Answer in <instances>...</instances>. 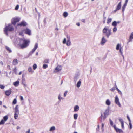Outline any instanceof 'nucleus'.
<instances>
[{"instance_id":"nucleus-1","label":"nucleus","mask_w":133,"mask_h":133,"mask_svg":"<svg viewBox=\"0 0 133 133\" xmlns=\"http://www.w3.org/2000/svg\"><path fill=\"white\" fill-rule=\"evenodd\" d=\"M30 42L29 40H25L24 38L20 39L19 45L21 48L23 49L26 48L29 45Z\"/></svg>"},{"instance_id":"nucleus-2","label":"nucleus","mask_w":133,"mask_h":133,"mask_svg":"<svg viewBox=\"0 0 133 133\" xmlns=\"http://www.w3.org/2000/svg\"><path fill=\"white\" fill-rule=\"evenodd\" d=\"M102 32L104 34H105L107 38H109V36L111 35L112 32L111 29H109L108 27L105 26L103 29Z\"/></svg>"},{"instance_id":"nucleus-3","label":"nucleus","mask_w":133,"mask_h":133,"mask_svg":"<svg viewBox=\"0 0 133 133\" xmlns=\"http://www.w3.org/2000/svg\"><path fill=\"white\" fill-rule=\"evenodd\" d=\"M14 29L11 24H9L8 25L6 26L4 28V30L5 33L8 35V31H12L14 30Z\"/></svg>"},{"instance_id":"nucleus-4","label":"nucleus","mask_w":133,"mask_h":133,"mask_svg":"<svg viewBox=\"0 0 133 133\" xmlns=\"http://www.w3.org/2000/svg\"><path fill=\"white\" fill-rule=\"evenodd\" d=\"M20 19L18 17H15L13 18L12 20V24L14 25H15L16 23L19 21Z\"/></svg>"},{"instance_id":"nucleus-5","label":"nucleus","mask_w":133,"mask_h":133,"mask_svg":"<svg viewBox=\"0 0 133 133\" xmlns=\"http://www.w3.org/2000/svg\"><path fill=\"white\" fill-rule=\"evenodd\" d=\"M109 108L108 107V108L105 110L104 113V116L103 117V120H105L109 115Z\"/></svg>"},{"instance_id":"nucleus-6","label":"nucleus","mask_w":133,"mask_h":133,"mask_svg":"<svg viewBox=\"0 0 133 133\" xmlns=\"http://www.w3.org/2000/svg\"><path fill=\"white\" fill-rule=\"evenodd\" d=\"M115 103L119 107H121V105L117 96H116L115 98Z\"/></svg>"},{"instance_id":"nucleus-7","label":"nucleus","mask_w":133,"mask_h":133,"mask_svg":"<svg viewBox=\"0 0 133 133\" xmlns=\"http://www.w3.org/2000/svg\"><path fill=\"white\" fill-rule=\"evenodd\" d=\"M38 44L37 43H36L35 44L34 48L33 49L32 51H30V54L31 55L35 52V51L38 48Z\"/></svg>"},{"instance_id":"nucleus-8","label":"nucleus","mask_w":133,"mask_h":133,"mask_svg":"<svg viewBox=\"0 0 133 133\" xmlns=\"http://www.w3.org/2000/svg\"><path fill=\"white\" fill-rule=\"evenodd\" d=\"M27 23L24 21H23L21 22L20 23L18 24L17 25L20 26H25L26 25Z\"/></svg>"},{"instance_id":"nucleus-9","label":"nucleus","mask_w":133,"mask_h":133,"mask_svg":"<svg viewBox=\"0 0 133 133\" xmlns=\"http://www.w3.org/2000/svg\"><path fill=\"white\" fill-rule=\"evenodd\" d=\"M23 31L25 34H27L29 35H31V30L29 29L28 28L24 29L23 30Z\"/></svg>"},{"instance_id":"nucleus-10","label":"nucleus","mask_w":133,"mask_h":133,"mask_svg":"<svg viewBox=\"0 0 133 133\" xmlns=\"http://www.w3.org/2000/svg\"><path fill=\"white\" fill-rule=\"evenodd\" d=\"M107 41L104 37L103 36L100 42V44L101 45H103Z\"/></svg>"},{"instance_id":"nucleus-11","label":"nucleus","mask_w":133,"mask_h":133,"mask_svg":"<svg viewBox=\"0 0 133 133\" xmlns=\"http://www.w3.org/2000/svg\"><path fill=\"white\" fill-rule=\"evenodd\" d=\"M62 69V66L59 65H58L55 69L54 72H56L60 71Z\"/></svg>"},{"instance_id":"nucleus-12","label":"nucleus","mask_w":133,"mask_h":133,"mask_svg":"<svg viewBox=\"0 0 133 133\" xmlns=\"http://www.w3.org/2000/svg\"><path fill=\"white\" fill-rule=\"evenodd\" d=\"M74 112H77L79 109V107L78 105H76L74 107Z\"/></svg>"},{"instance_id":"nucleus-13","label":"nucleus","mask_w":133,"mask_h":133,"mask_svg":"<svg viewBox=\"0 0 133 133\" xmlns=\"http://www.w3.org/2000/svg\"><path fill=\"white\" fill-rule=\"evenodd\" d=\"M22 84L24 85V87H25L26 86V84L25 79V78H22Z\"/></svg>"},{"instance_id":"nucleus-14","label":"nucleus","mask_w":133,"mask_h":133,"mask_svg":"<svg viewBox=\"0 0 133 133\" xmlns=\"http://www.w3.org/2000/svg\"><path fill=\"white\" fill-rule=\"evenodd\" d=\"M119 120L121 123V127L123 129H124V123H123V121L122 119L121 118H120L119 119Z\"/></svg>"},{"instance_id":"nucleus-15","label":"nucleus","mask_w":133,"mask_h":133,"mask_svg":"<svg viewBox=\"0 0 133 133\" xmlns=\"http://www.w3.org/2000/svg\"><path fill=\"white\" fill-rule=\"evenodd\" d=\"M121 1L117 6V8H116L117 9V10H118L120 9L121 7Z\"/></svg>"},{"instance_id":"nucleus-16","label":"nucleus","mask_w":133,"mask_h":133,"mask_svg":"<svg viewBox=\"0 0 133 133\" xmlns=\"http://www.w3.org/2000/svg\"><path fill=\"white\" fill-rule=\"evenodd\" d=\"M19 110H18V105H16L15 110V113H19Z\"/></svg>"},{"instance_id":"nucleus-17","label":"nucleus","mask_w":133,"mask_h":133,"mask_svg":"<svg viewBox=\"0 0 133 133\" xmlns=\"http://www.w3.org/2000/svg\"><path fill=\"white\" fill-rule=\"evenodd\" d=\"M11 91L10 90H7L5 91V93L6 95L7 96L11 94Z\"/></svg>"},{"instance_id":"nucleus-18","label":"nucleus","mask_w":133,"mask_h":133,"mask_svg":"<svg viewBox=\"0 0 133 133\" xmlns=\"http://www.w3.org/2000/svg\"><path fill=\"white\" fill-rule=\"evenodd\" d=\"M19 82L17 81L13 83V85L15 86H18L19 85Z\"/></svg>"},{"instance_id":"nucleus-19","label":"nucleus","mask_w":133,"mask_h":133,"mask_svg":"<svg viewBox=\"0 0 133 133\" xmlns=\"http://www.w3.org/2000/svg\"><path fill=\"white\" fill-rule=\"evenodd\" d=\"M12 63L13 65H16L18 63L17 60V59H14L12 62Z\"/></svg>"},{"instance_id":"nucleus-20","label":"nucleus","mask_w":133,"mask_h":133,"mask_svg":"<svg viewBox=\"0 0 133 133\" xmlns=\"http://www.w3.org/2000/svg\"><path fill=\"white\" fill-rule=\"evenodd\" d=\"M133 39V32L131 33V35L129 37V41L128 42H130L132 41V40Z\"/></svg>"},{"instance_id":"nucleus-21","label":"nucleus","mask_w":133,"mask_h":133,"mask_svg":"<svg viewBox=\"0 0 133 133\" xmlns=\"http://www.w3.org/2000/svg\"><path fill=\"white\" fill-rule=\"evenodd\" d=\"M111 103L109 99H107L106 100V104L107 105L109 106L110 105Z\"/></svg>"},{"instance_id":"nucleus-22","label":"nucleus","mask_w":133,"mask_h":133,"mask_svg":"<svg viewBox=\"0 0 133 133\" xmlns=\"http://www.w3.org/2000/svg\"><path fill=\"white\" fill-rule=\"evenodd\" d=\"M116 131L117 132H118L119 133H122L123 132V131L121 129L118 128L116 129Z\"/></svg>"},{"instance_id":"nucleus-23","label":"nucleus","mask_w":133,"mask_h":133,"mask_svg":"<svg viewBox=\"0 0 133 133\" xmlns=\"http://www.w3.org/2000/svg\"><path fill=\"white\" fill-rule=\"evenodd\" d=\"M127 4H124L123 5V6L122 8V11L123 13L124 12V11L125 10V8H126V6L127 5Z\"/></svg>"},{"instance_id":"nucleus-24","label":"nucleus","mask_w":133,"mask_h":133,"mask_svg":"<svg viewBox=\"0 0 133 133\" xmlns=\"http://www.w3.org/2000/svg\"><path fill=\"white\" fill-rule=\"evenodd\" d=\"M19 113H14V117L15 119H17L18 117V114Z\"/></svg>"},{"instance_id":"nucleus-25","label":"nucleus","mask_w":133,"mask_h":133,"mask_svg":"<svg viewBox=\"0 0 133 133\" xmlns=\"http://www.w3.org/2000/svg\"><path fill=\"white\" fill-rule=\"evenodd\" d=\"M55 126H53L51 127L49 131H52L55 130Z\"/></svg>"},{"instance_id":"nucleus-26","label":"nucleus","mask_w":133,"mask_h":133,"mask_svg":"<svg viewBox=\"0 0 133 133\" xmlns=\"http://www.w3.org/2000/svg\"><path fill=\"white\" fill-rule=\"evenodd\" d=\"M121 47V45L119 44H118L117 45L116 49L117 50H118L120 49Z\"/></svg>"},{"instance_id":"nucleus-27","label":"nucleus","mask_w":133,"mask_h":133,"mask_svg":"<svg viewBox=\"0 0 133 133\" xmlns=\"http://www.w3.org/2000/svg\"><path fill=\"white\" fill-rule=\"evenodd\" d=\"M71 44V42L70 40H67L66 42V45L68 46H70Z\"/></svg>"},{"instance_id":"nucleus-28","label":"nucleus","mask_w":133,"mask_h":133,"mask_svg":"<svg viewBox=\"0 0 133 133\" xmlns=\"http://www.w3.org/2000/svg\"><path fill=\"white\" fill-rule=\"evenodd\" d=\"M28 70L29 72H32V73L33 71H32V68L31 66H29L28 68Z\"/></svg>"},{"instance_id":"nucleus-29","label":"nucleus","mask_w":133,"mask_h":133,"mask_svg":"<svg viewBox=\"0 0 133 133\" xmlns=\"http://www.w3.org/2000/svg\"><path fill=\"white\" fill-rule=\"evenodd\" d=\"M78 116V115L77 114H75L74 115V118L75 120H76L77 119V117Z\"/></svg>"},{"instance_id":"nucleus-30","label":"nucleus","mask_w":133,"mask_h":133,"mask_svg":"<svg viewBox=\"0 0 133 133\" xmlns=\"http://www.w3.org/2000/svg\"><path fill=\"white\" fill-rule=\"evenodd\" d=\"M81 82L80 80L77 82V87L78 88H79L80 87L81 84Z\"/></svg>"},{"instance_id":"nucleus-31","label":"nucleus","mask_w":133,"mask_h":133,"mask_svg":"<svg viewBox=\"0 0 133 133\" xmlns=\"http://www.w3.org/2000/svg\"><path fill=\"white\" fill-rule=\"evenodd\" d=\"M117 25V22L116 21H114L112 23V25L114 26H116Z\"/></svg>"},{"instance_id":"nucleus-32","label":"nucleus","mask_w":133,"mask_h":133,"mask_svg":"<svg viewBox=\"0 0 133 133\" xmlns=\"http://www.w3.org/2000/svg\"><path fill=\"white\" fill-rule=\"evenodd\" d=\"M5 48L10 53H11L12 52V51L10 48L7 46H6Z\"/></svg>"},{"instance_id":"nucleus-33","label":"nucleus","mask_w":133,"mask_h":133,"mask_svg":"<svg viewBox=\"0 0 133 133\" xmlns=\"http://www.w3.org/2000/svg\"><path fill=\"white\" fill-rule=\"evenodd\" d=\"M112 21V18H108L107 19V23L109 24Z\"/></svg>"},{"instance_id":"nucleus-34","label":"nucleus","mask_w":133,"mask_h":133,"mask_svg":"<svg viewBox=\"0 0 133 133\" xmlns=\"http://www.w3.org/2000/svg\"><path fill=\"white\" fill-rule=\"evenodd\" d=\"M48 67V65L45 64H44L43 66V68L44 69H45Z\"/></svg>"},{"instance_id":"nucleus-35","label":"nucleus","mask_w":133,"mask_h":133,"mask_svg":"<svg viewBox=\"0 0 133 133\" xmlns=\"http://www.w3.org/2000/svg\"><path fill=\"white\" fill-rule=\"evenodd\" d=\"M117 30V29L116 26H114L113 29V32H115Z\"/></svg>"},{"instance_id":"nucleus-36","label":"nucleus","mask_w":133,"mask_h":133,"mask_svg":"<svg viewBox=\"0 0 133 133\" xmlns=\"http://www.w3.org/2000/svg\"><path fill=\"white\" fill-rule=\"evenodd\" d=\"M63 15L64 17H66L68 16V13L66 12H65L63 13Z\"/></svg>"},{"instance_id":"nucleus-37","label":"nucleus","mask_w":133,"mask_h":133,"mask_svg":"<svg viewBox=\"0 0 133 133\" xmlns=\"http://www.w3.org/2000/svg\"><path fill=\"white\" fill-rule=\"evenodd\" d=\"M8 119V117L7 116H4L3 117V119L4 120V121H6Z\"/></svg>"},{"instance_id":"nucleus-38","label":"nucleus","mask_w":133,"mask_h":133,"mask_svg":"<svg viewBox=\"0 0 133 133\" xmlns=\"http://www.w3.org/2000/svg\"><path fill=\"white\" fill-rule=\"evenodd\" d=\"M58 98L60 101H61V99H63L62 97H61V95L60 94H59L58 95Z\"/></svg>"},{"instance_id":"nucleus-39","label":"nucleus","mask_w":133,"mask_h":133,"mask_svg":"<svg viewBox=\"0 0 133 133\" xmlns=\"http://www.w3.org/2000/svg\"><path fill=\"white\" fill-rule=\"evenodd\" d=\"M43 62L45 63H49V59H45Z\"/></svg>"},{"instance_id":"nucleus-40","label":"nucleus","mask_w":133,"mask_h":133,"mask_svg":"<svg viewBox=\"0 0 133 133\" xmlns=\"http://www.w3.org/2000/svg\"><path fill=\"white\" fill-rule=\"evenodd\" d=\"M5 121L3 119L0 122V125L4 124Z\"/></svg>"},{"instance_id":"nucleus-41","label":"nucleus","mask_w":133,"mask_h":133,"mask_svg":"<svg viewBox=\"0 0 133 133\" xmlns=\"http://www.w3.org/2000/svg\"><path fill=\"white\" fill-rule=\"evenodd\" d=\"M37 68V65L36 64H34L33 65V68L34 70H35Z\"/></svg>"},{"instance_id":"nucleus-42","label":"nucleus","mask_w":133,"mask_h":133,"mask_svg":"<svg viewBox=\"0 0 133 133\" xmlns=\"http://www.w3.org/2000/svg\"><path fill=\"white\" fill-rule=\"evenodd\" d=\"M17 102V100L15 98L14 99L12 103L13 104H16Z\"/></svg>"},{"instance_id":"nucleus-43","label":"nucleus","mask_w":133,"mask_h":133,"mask_svg":"<svg viewBox=\"0 0 133 133\" xmlns=\"http://www.w3.org/2000/svg\"><path fill=\"white\" fill-rule=\"evenodd\" d=\"M117 91H118V92L121 95H122V93L121 92L120 90L118 89V88H117V89H116Z\"/></svg>"},{"instance_id":"nucleus-44","label":"nucleus","mask_w":133,"mask_h":133,"mask_svg":"<svg viewBox=\"0 0 133 133\" xmlns=\"http://www.w3.org/2000/svg\"><path fill=\"white\" fill-rule=\"evenodd\" d=\"M14 72L16 74H17V70L16 67H15L13 69Z\"/></svg>"},{"instance_id":"nucleus-45","label":"nucleus","mask_w":133,"mask_h":133,"mask_svg":"<svg viewBox=\"0 0 133 133\" xmlns=\"http://www.w3.org/2000/svg\"><path fill=\"white\" fill-rule=\"evenodd\" d=\"M116 88L115 87H114L112 88L110 90L111 91H113L115 90Z\"/></svg>"},{"instance_id":"nucleus-46","label":"nucleus","mask_w":133,"mask_h":133,"mask_svg":"<svg viewBox=\"0 0 133 133\" xmlns=\"http://www.w3.org/2000/svg\"><path fill=\"white\" fill-rule=\"evenodd\" d=\"M23 32H24L23 30L19 33V35L22 36H23Z\"/></svg>"},{"instance_id":"nucleus-47","label":"nucleus","mask_w":133,"mask_h":133,"mask_svg":"<svg viewBox=\"0 0 133 133\" xmlns=\"http://www.w3.org/2000/svg\"><path fill=\"white\" fill-rule=\"evenodd\" d=\"M78 77L77 76L75 77L74 78V81H75L76 82L78 79Z\"/></svg>"},{"instance_id":"nucleus-48","label":"nucleus","mask_w":133,"mask_h":133,"mask_svg":"<svg viewBox=\"0 0 133 133\" xmlns=\"http://www.w3.org/2000/svg\"><path fill=\"white\" fill-rule=\"evenodd\" d=\"M121 49H122V48L121 47V48H120V49H119V52L123 56V57L124 56L123 54V52H122V51H121Z\"/></svg>"},{"instance_id":"nucleus-49","label":"nucleus","mask_w":133,"mask_h":133,"mask_svg":"<svg viewBox=\"0 0 133 133\" xmlns=\"http://www.w3.org/2000/svg\"><path fill=\"white\" fill-rule=\"evenodd\" d=\"M66 42V38H64L63 41V44H65Z\"/></svg>"},{"instance_id":"nucleus-50","label":"nucleus","mask_w":133,"mask_h":133,"mask_svg":"<svg viewBox=\"0 0 133 133\" xmlns=\"http://www.w3.org/2000/svg\"><path fill=\"white\" fill-rule=\"evenodd\" d=\"M19 5H17L16 6L15 8V9L16 10H17L18 9V8H19Z\"/></svg>"},{"instance_id":"nucleus-51","label":"nucleus","mask_w":133,"mask_h":133,"mask_svg":"<svg viewBox=\"0 0 133 133\" xmlns=\"http://www.w3.org/2000/svg\"><path fill=\"white\" fill-rule=\"evenodd\" d=\"M109 120H110V125L111 126L113 125V121L111 120L110 119Z\"/></svg>"},{"instance_id":"nucleus-52","label":"nucleus","mask_w":133,"mask_h":133,"mask_svg":"<svg viewBox=\"0 0 133 133\" xmlns=\"http://www.w3.org/2000/svg\"><path fill=\"white\" fill-rule=\"evenodd\" d=\"M5 86L2 85L0 84V88L2 89H3L4 88Z\"/></svg>"},{"instance_id":"nucleus-53","label":"nucleus","mask_w":133,"mask_h":133,"mask_svg":"<svg viewBox=\"0 0 133 133\" xmlns=\"http://www.w3.org/2000/svg\"><path fill=\"white\" fill-rule=\"evenodd\" d=\"M67 92H68V91H66L64 92V97H65L66 96Z\"/></svg>"},{"instance_id":"nucleus-54","label":"nucleus","mask_w":133,"mask_h":133,"mask_svg":"<svg viewBox=\"0 0 133 133\" xmlns=\"http://www.w3.org/2000/svg\"><path fill=\"white\" fill-rule=\"evenodd\" d=\"M129 124L130 125V129H131L132 128V125L131 123H129Z\"/></svg>"},{"instance_id":"nucleus-55","label":"nucleus","mask_w":133,"mask_h":133,"mask_svg":"<svg viewBox=\"0 0 133 133\" xmlns=\"http://www.w3.org/2000/svg\"><path fill=\"white\" fill-rule=\"evenodd\" d=\"M20 100L21 101H22L23 100V96H20Z\"/></svg>"},{"instance_id":"nucleus-56","label":"nucleus","mask_w":133,"mask_h":133,"mask_svg":"<svg viewBox=\"0 0 133 133\" xmlns=\"http://www.w3.org/2000/svg\"><path fill=\"white\" fill-rule=\"evenodd\" d=\"M67 40H70V36L68 35H67Z\"/></svg>"},{"instance_id":"nucleus-57","label":"nucleus","mask_w":133,"mask_h":133,"mask_svg":"<svg viewBox=\"0 0 133 133\" xmlns=\"http://www.w3.org/2000/svg\"><path fill=\"white\" fill-rule=\"evenodd\" d=\"M43 22L44 23V24H46V19H45L44 20Z\"/></svg>"},{"instance_id":"nucleus-58","label":"nucleus","mask_w":133,"mask_h":133,"mask_svg":"<svg viewBox=\"0 0 133 133\" xmlns=\"http://www.w3.org/2000/svg\"><path fill=\"white\" fill-rule=\"evenodd\" d=\"M30 129H29L28 131H26L25 133H30Z\"/></svg>"},{"instance_id":"nucleus-59","label":"nucleus","mask_w":133,"mask_h":133,"mask_svg":"<svg viewBox=\"0 0 133 133\" xmlns=\"http://www.w3.org/2000/svg\"><path fill=\"white\" fill-rule=\"evenodd\" d=\"M99 129V125H98L97 126V128H96V130L98 131Z\"/></svg>"},{"instance_id":"nucleus-60","label":"nucleus","mask_w":133,"mask_h":133,"mask_svg":"<svg viewBox=\"0 0 133 133\" xmlns=\"http://www.w3.org/2000/svg\"><path fill=\"white\" fill-rule=\"evenodd\" d=\"M102 117H103V114H102V113H101V117H100V118H101V120L102 119Z\"/></svg>"},{"instance_id":"nucleus-61","label":"nucleus","mask_w":133,"mask_h":133,"mask_svg":"<svg viewBox=\"0 0 133 133\" xmlns=\"http://www.w3.org/2000/svg\"><path fill=\"white\" fill-rule=\"evenodd\" d=\"M76 25L77 26H80V24L79 23H76Z\"/></svg>"},{"instance_id":"nucleus-62","label":"nucleus","mask_w":133,"mask_h":133,"mask_svg":"<svg viewBox=\"0 0 133 133\" xmlns=\"http://www.w3.org/2000/svg\"><path fill=\"white\" fill-rule=\"evenodd\" d=\"M114 129H115V130H116V129H117V128L116 127V126L115 125H114Z\"/></svg>"},{"instance_id":"nucleus-63","label":"nucleus","mask_w":133,"mask_h":133,"mask_svg":"<svg viewBox=\"0 0 133 133\" xmlns=\"http://www.w3.org/2000/svg\"><path fill=\"white\" fill-rule=\"evenodd\" d=\"M128 0H126L125 1V3H124L125 4H127V2L128 1Z\"/></svg>"},{"instance_id":"nucleus-64","label":"nucleus","mask_w":133,"mask_h":133,"mask_svg":"<svg viewBox=\"0 0 133 133\" xmlns=\"http://www.w3.org/2000/svg\"><path fill=\"white\" fill-rule=\"evenodd\" d=\"M0 63L2 65H3V62L2 61H0Z\"/></svg>"}]
</instances>
